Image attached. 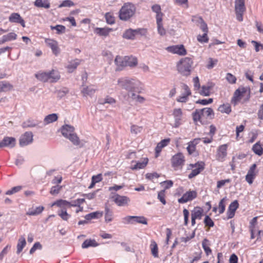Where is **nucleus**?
<instances>
[{
  "mask_svg": "<svg viewBox=\"0 0 263 263\" xmlns=\"http://www.w3.org/2000/svg\"><path fill=\"white\" fill-rule=\"evenodd\" d=\"M140 82L128 77H122L117 80V85L128 92H134L140 84Z\"/></svg>",
  "mask_w": 263,
  "mask_h": 263,
  "instance_id": "1",
  "label": "nucleus"
},
{
  "mask_svg": "<svg viewBox=\"0 0 263 263\" xmlns=\"http://www.w3.org/2000/svg\"><path fill=\"white\" fill-rule=\"evenodd\" d=\"M193 61L189 57L181 58L177 63L176 67L178 72L183 76H189L191 74Z\"/></svg>",
  "mask_w": 263,
  "mask_h": 263,
  "instance_id": "2",
  "label": "nucleus"
},
{
  "mask_svg": "<svg viewBox=\"0 0 263 263\" xmlns=\"http://www.w3.org/2000/svg\"><path fill=\"white\" fill-rule=\"evenodd\" d=\"M62 135L66 138L69 139L74 145L80 144V141L75 133L74 127L69 124L63 125L60 129Z\"/></svg>",
  "mask_w": 263,
  "mask_h": 263,
  "instance_id": "3",
  "label": "nucleus"
},
{
  "mask_svg": "<svg viewBox=\"0 0 263 263\" xmlns=\"http://www.w3.org/2000/svg\"><path fill=\"white\" fill-rule=\"evenodd\" d=\"M135 6L130 3H125L119 12V18L123 21H127L134 16L136 12Z\"/></svg>",
  "mask_w": 263,
  "mask_h": 263,
  "instance_id": "4",
  "label": "nucleus"
},
{
  "mask_svg": "<svg viewBox=\"0 0 263 263\" xmlns=\"http://www.w3.org/2000/svg\"><path fill=\"white\" fill-rule=\"evenodd\" d=\"M250 90L247 87H240L235 91L231 102L234 105H236L241 100V99L246 96V100L250 98Z\"/></svg>",
  "mask_w": 263,
  "mask_h": 263,
  "instance_id": "5",
  "label": "nucleus"
},
{
  "mask_svg": "<svg viewBox=\"0 0 263 263\" xmlns=\"http://www.w3.org/2000/svg\"><path fill=\"white\" fill-rule=\"evenodd\" d=\"M172 116L174 121L172 124L173 128L179 127L185 121V118L181 108H174L172 111Z\"/></svg>",
  "mask_w": 263,
  "mask_h": 263,
  "instance_id": "6",
  "label": "nucleus"
},
{
  "mask_svg": "<svg viewBox=\"0 0 263 263\" xmlns=\"http://www.w3.org/2000/svg\"><path fill=\"white\" fill-rule=\"evenodd\" d=\"M185 158L182 153H178L171 159L172 166L175 170H181L184 164Z\"/></svg>",
  "mask_w": 263,
  "mask_h": 263,
  "instance_id": "7",
  "label": "nucleus"
},
{
  "mask_svg": "<svg viewBox=\"0 0 263 263\" xmlns=\"http://www.w3.org/2000/svg\"><path fill=\"white\" fill-rule=\"evenodd\" d=\"M205 163L203 161H199L195 164H190L187 169H192L191 173L189 175V179H192L200 174L204 168Z\"/></svg>",
  "mask_w": 263,
  "mask_h": 263,
  "instance_id": "8",
  "label": "nucleus"
},
{
  "mask_svg": "<svg viewBox=\"0 0 263 263\" xmlns=\"http://www.w3.org/2000/svg\"><path fill=\"white\" fill-rule=\"evenodd\" d=\"M61 199L57 200L51 203V206H57L59 208V210L58 211V215L63 220L67 221L71 217V215L67 212V209L68 208L67 206H61Z\"/></svg>",
  "mask_w": 263,
  "mask_h": 263,
  "instance_id": "9",
  "label": "nucleus"
},
{
  "mask_svg": "<svg viewBox=\"0 0 263 263\" xmlns=\"http://www.w3.org/2000/svg\"><path fill=\"white\" fill-rule=\"evenodd\" d=\"M111 199L119 206H127L130 202V199L128 197L117 194L112 196Z\"/></svg>",
  "mask_w": 263,
  "mask_h": 263,
  "instance_id": "10",
  "label": "nucleus"
},
{
  "mask_svg": "<svg viewBox=\"0 0 263 263\" xmlns=\"http://www.w3.org/2000/svg\"><path fill=\"white\" fill-rule=\"evenodd\" d=\"M245 11V0H236L235 12L237 20L240 22L243 20V14Z\"/></svg>",
  "mask_w": 263,
  "mask_h": 263,
  "instance_id": "11",
  "label": "nucleus"
},
{
  "mask_svg": "<svg viewBox=\"0 0 263 263\" xmlns=\"http://www.w3.org/2000/svg\"><path fill=\"white\" fill-rule=\"evenodd\" d=\"M228 144H224L218 147L216 154V159L219 162L225 161L227 156Z\"/></svg>",
  "mask_w": 263,
  "mask_h": 263,
  "instance_id": "12",
  "label": "nucleus"
},
{
  "mask_svg": "<svg viewBox=\"0 0 263 263\" xmlns=\"http://www.w3.org/2000/svg\"><path fill=\"white\" fill-rule=\"evenodd\" d=\"M197 196L196 191L190 190L184 193L180 198L178 199V201L180 203H185L193 200L197 197Z\"/></svg>",
  "mask_w": 263,
  "mask_h": 263,
  "instance_id": "13",
  "label": "nucleus"
},
{
  "mask_svg": "<svg viewBox=\"0 0 263 263\" xmlns=\"http://www.w3.org/2000/svg\"><path fill=\"white\" fill-rule=\"evenodd\" d=\"M33 134L30 132H27L22 135L20 138V145L21 146H25L32 143Z\"/></svg>",
  "mask_w": 263,
  "mask_h": 263,
  "instance_id": "14",
  "label": "nucleus"
},
{
  "mask_svg": "<svg viewBox=\"0 0 263 263\" xmlns=\"http://www.w3.org/2000/svg\"><path fill=\"white\" fill-rule=\"evenodd\" d=\"M256 167L257 165L256 164H252L250 166L246 176V180L249 184H251L253 183L257 174Z\"/></svg>",
  "mask_w": 263,
  "mask_h": 263,
  "instance_id": "15",
  "label": "nucleus"
},
{
  "mask_svg": "<svg viewBox=\"0 0 263 263\" xmlns=\"http://www.w3.org/2000/svg\"><path fill=\"white\" fill-rule=\"evenodd\" d=\"M166 50L170 52L180 55H184L186 54V51L182 45L170 46L167 47Z\"/></svg>",
  "mask_w": 263,
  "mask_h": 263,
  "instance_id": "16",
  "label": "nucleus"
},
{
  "mask_svg": "<svg viewBox=\"0 0 263 263\" xmlns=\"http://www.w3.org/2000/svg\"><path fill=\"white\" fill-rule=\"evenodd\" d=\"M148 162V159L147 157L141 159L140 161H132L130 168L132 170H138L143 169L146 167Z\"/></svg>",
  "mask_w": 263,
  "mask_h": 263,
  "instance_id": "17",
  "label": "nucleus"
},
{
  "mask_svg": "<svg viewBox=\"0 0 263 263\" xmlns=\"http://www.w3.org/2000/svg\"><path fill=\"white\" fill-rule=\"evenodd\" d=\"M16 143V140L11 137H5L0 142V148L7 147L10 148L13 147Z\"/></svg>",
  "mask_w": 263,
  "mask_h": 263,
  "instance_id": "18",
  "label": "nucleus"
},
{
  "mask_svg": "<svg viewBox=\"0 0 263 263\" xmlns=\"http://www.w3.org/2000/svg\"><path fill=\"white\" fill-rule=\"evenodd\" d=\"M45 43L46 45L51 49L54 54L57 55L60 53L58 43L56 41L50 39H46L45 40Z\"/></svg>",
  "mask_w": 263,
  "mask_h": 263,
  "instance_id": "19",
  "label": "nucleus"
},
{
  "mask_svg": "<svg viewBox=\"0 0 263 263\" xmlns=\"http://www.w3.org/2000/svg\"><path fill=\"white\" fill-rule=\"evenodd\" d=\"M214 84L212 82H208L203 85L200 88L199 93L203 96H209L211 93V90L213 88Z\"/></svg>",
  "mask_w": 263,
  "mask_h": 263,
  "instance_id": "20",
  "label": "nucleus"
},
{
  "mask_svg": "<svg viewBox=\"0 0 263 263\" xmlns=\"http://www.w3.org/2000/svg\"><path fill=\"white\" fill-rule=\"evenodd\" d=\"M239 204L237 200H234L229 205L227 212L228 219L232 218L234 216L235 212Z\"/></svg>",
  "mask_w": 263,
  "mask_h": 263,
  "instance_id": "21",
  "label": "nucleus"
},
{
  "mask_svg": "<svg viewBox=\"0 0 263 263\" xmlns=\"http://www.w3.org/2000/svg\"><path fill=\"white\" fill-rule=\"evenodd\" d=\"M151 8L152 11L156 13V21L163 20L164 14L162 12L161 6L158 4H154Z\"/></svg>",
  "mask_w": 263,
  "mask_h": 263,
  "instance_id": "22",
  "label": "nucleus"
},
{
  "mask_svg": "<svg viewBox=\"0 0 263 263\" xmlns=\"http://www.w3.org/2000/svg\"><path fill=\"white\" fill-rule=\"evenodd\" d=\"M9 21L11 23H20L23 27H25V23L24 20L17 13H13L9 17Z\"/></svg>",
  "mask_w": 263,
  "mask_h": 263,
  "instance_id": "23",
  "label": "nucleus"
},
{
  "mask_svg": "<svg viewBox=\"0 0 263 263\" xmlns=\"http://www.w3.org/2000/svg\"><path fill=\"white\" fill-rule=\"evenodd\" d=\"M112 31V29L108 27L99 28L97 27L94 29V32L96 34L104 37H106L109 33Z\"/></svg>",
  "mask_w": 263,
  "mask_h": 263,
  "instance_id": "24",
  "label": "nucleus"
},
{
  "mask_svg": "<svg viewBox=\"0 0 263 263\" xmlns=\"http://www.w3.org/2000/svg\"><path fill=\"white\" fill-rule=\"evenodd\" d=\"M48 75L49 76L48 82L50 83L57 82L60 79V75L58 71L56 70H52L47 71Z\"/></svg>",
  "mask_w": 263,
  "mask_h": 263,
  "instance_id": "25",
  "label": "nucleus"
},
{
  "mask_svg": "<svg viewBox=\"0 0 263 263\" xmlns=\"http://www.w3.org/2000/svg\"><path fill=\"white\" fill-rule=\"evenodd\" d=\"M81 61V60L76 59L69 62L66 66L68 71L69 72H72L80 64Z\"/></svg>",
  "mask_w": 263,
  "mask_h": 263,
  "instance_id": "26",
  "label": "nucleus"
},
{
  "mask_svg": "<svg viewBox=\"0 0 263 263\" xmlns=\"http://www.w3.org/2000/svg\"><path fill=\"white\" fill-rule=\"evenodd\" d=\"M170 141V139H166L161 141L159 143H158L155 148L156 157L159 156V153L161 152L162 149L168 145Z\"/></svg>",
  "mask_w": 263,
  "mask_h": 263,
  "instance_id": "27",
  "label": "nucleus"
},
{
  "mask_svg": "<svg viewBox=\"0 0 263 263\" xmlns=\"http://www.w3.org/2000/svg\"><path fill=\"white\" fill-rule=\"evenodd\" d=\"M44 210V207L43 206H39L35 208H32L28 209L26 214L29 216H36L41 214Z\"/></svg>",
  "mask_w": 263,
  "mask_h": 263,
  "instance_id": "28",
  "label": "nucleus"
},
{
  "mask_svg": "<svg viewBox=\"0 0 263 263\" xmlns=\"http://www.w3.org/2000/svg\"><path fill=\"white\" fill-rule=\"evenodd\" d=\"M201 140V139L200 138L195 139L188 143L187 150L190 154H192L195 152L196 149V145L199 143Z\"/></svg>",
  "mask_w": 263,
  "mask_h": 263,
  "instance_id": "29",
  "label": "nucleus"
},
{
  "mask_svg": "<svg viewBox=\"0 0 263 263\" xmlns=\"http://www.w3.org/2000/svg\"><path fill=\"white\" fill-rule=\"evenodd\" d=\"M104 218L105 221L107 223L112 221L114 219L113 211L108 206L105 208Z\"/></svg>",
  "mask_w": 263,
  "mask_h": 263,
  "instance_id": "30",
  "label": "nucleus"
},
{
  "mask_svg": "<svg viewBox=\"0 0 263 263\" xmlns=\"http://www.w3.org/2000/svg\"><path fill=\"white\" fill-rule=\"evenodd\" d=\"M203 210L200 207H196L192 211L191 217L200 219L203 216Z\"/></svg>",
  "mask_w": 263,
  "mask_h": 263,
  "instance_id": "31",
  "label": "nucleus"
},
{
  "mask_svg": "<svg viewBox=\"0 0 263 263\" xmlns=\"http://www.w3.org/2000/svg\"><path fill=\"white\" fill-rule=\"evenodd\" d=\"M202 117L204 119L206 118H212L214 116V111L211 108H204L202 109H200Z\"/></svg>",
  "mask_w": 263,
  "mask_h": 263,
  "instance_id": "32",
  "label": "nucleus"
},
{
  "mask_svg": "<svg viewBox=\"0 0 263 263\" xmlns=\"http://www.w3.org/2000/svg\"><path fill=\"white\" fill-rule=\"evenodd\" d=\"M96 88L92 86H89L84 87L81 92L84 96H91L93 95L96 92Z\"/></svg>",
  "mask_w": 263,
  "mask_h": 263,
  "instance_id": "33",
  "label": "nucleus"
},
{
  "mask_svg": "<svg viewBox=\"0 0 263 263\" xmlns=\"http://www.w3.org/2000/svg\"><path fill=\"white\" fill-rule=\"evenodd\" d=\"M26 245V241L25 238L24 236H21L18 240V242L17 244L16 253L20 254Z\"/></svg>",
  "mask_w": 263,
  "mask_h": 263,
  "instance_id": "34",
  "label": "nucleus"
},
{
  "mask_svg": "<svg viewBox=\"0 0 263 263\" xmlns=\"http://www.w3.org/2000/svg\"><path fill=\"white\" fill-rule=\"evenodd\" d=\"M99 244L95 239H86L82 245V248L83 249L88 248L89 247H96L98 246Z\"/></svg>",
  "mask_w": 263,
  "mask_h": 263,
  "instance_id": "35",
  "label": "nucleus"
},
{
  "mask_svg": "<svg viewBox=\"0 0 263 263\" xmlns=\"http://www.w3.org/2000/svg\"><path fill=\"white\" fill-rule=\"evenodd\" d=\"M252 149L255 154L258 156H261L263 154V147L259 142L254 144Z\"/></svg>",
  "mask_w": 263,
  "mask_h": 263,
  "instance_id": "36",
  "label": "nucleus"
},
{
  "mask_svg": "<svg viewBox=\"0 0 263 263\" xmlns=\"http://www.w3.org/2000/svg\"><path fill=\"white\" fill-rule=\"evenodd\" d=\"M137 223L147 224V219L142 216H133V224Z\"/></svg>",
  "mask_w": 263,
  "mask_h": 263,
  "instance_id": "37",
  "label": "nucleus"
},
{
  "mask_svg": "<svg viewBox=\"0 0 263 263\" xmlns=\"http://www.w3.org/2000/svg\"><path fill=\"white\" fill-rule=\"evenodd\" d=\"M158 33L161 36H164L166 34V31L163 27L162 20L156 21Z\"/></svg>",
  "mask_w": 263,
  "mask_h": 263,
  "instance_id": "38",
  "label": "nucleus"
},
{
  "mask_svg": "<svg viewBox=\"0 0 263 263\" xmlns=\"http://www.w3.org/2000/svg\"><path fill=\"white\" fill-rule=\"evenodd\" d=\"M126 66L133 67L137 64V59L134 57L125 56Z\"/></svg>",
  "mask_w": 263,
  "mask_h": 263,
  "instance_id": "39",
  "label": "nucleus"
},
{
  "mask_svg": "<svg viewBox=\"0 0 263 263\" xmlns=\"http://www.w3.org/2000/svg\"><path fill=\"white\" fill-rule=\"evenodd\" d=\"M49 76L48 75L47 71L46 72H39L35 74L36 78L40 81L44 82H48Z\"/></svg>",
  "mask_w": 263,
  "mask_h": 263,
  "instance_id": "40",
  "label": "nucleus"
},
{
  "mask_svg": "<svg viewBox=\"0 0 263 263\" xmlns=\"http://www.w3.org/2000/svg\"><path fill=\"white\" fill-rule=\"evenodd\" d=\"M103 215V212H99V211H96L95 212H92L91 213H89L88 214H87L85 216V218L87 220H89L92 219H96L100 217H101Z\"/></svg>",
  "mask_w": 263,
  "mask_h": 263,
  "instance_id": "41",
  "label": "nucleus"
},
{
  "mask_svg": "<svg viewBox=\"0 0 263 263\" xmlns=\"http://www.w3.org/2000/svg\"><path fill=\"white\" fill-rule=\"evenodd\" d=\"M150 249L153 256L154 257H158V248L157 244L154 240L151 241Z\"/></svg>",
  "mask_w": 263,
  "mask_h": 263,
  "instance_id": "42",
  "label": "nucleus"
},
{
  "mask_svg": "<svg viewBox=\"0 0 263 263\" xmlns=\"http://www.w3.org/2000/svg\"><path fill=\"white\" fill-rule=\"evenodd\" d=\"M123 37L128 40H134L135 39L134 29L126 30L123 34Z\"/></svg>",
  "mask_w": 263,
  "mask_h": 263,
  "instance_id": "43",
  "label": "nucleus"
},
{
  "mask_svg": "<svg viewBox=\"0 0 263 263\" xmlns=\"http://www.w3.org/2000/svg\"><path fill=\"white\" fill-rule=\"evenodd\" d=\"M34 5L37 7H42L49 8L50 3L47 0H36L34 2Z\"/></svg>",
  "mask_w": 263,
  "mask_h": 263,
  "instance_id": "44",
  "label": "nucleus"
},
{
  "mask_svg": "<svg viewBox=\"0 0 263 263\" xmlns=\"http://www.w3.org/2000/svg\"><path fill=\"white\" fill-rule=\"evenodd\" d=\"M58 119V117L57 114H52L48 115L46 116L44 119V122L46 124H49L52 123L53 122L56 121Z\"/></svg>",
  "mask_w": 263,
  "mask_h": 263,
  "instance_id": "45",
  "label": "nucleus"
},
{
  "mask_svg": "<svg viewBox=\"0 0 263 263\" xmlns=\"http://www.w3.org/2000/svg\"><path fill=\"white\" fill-rule=\"evenodd\" d=\"M69 92V90L67 88L63 87L55 91V93L57 95V97L62 99Z\"/></svg>",
  "mask_w": 263,
  "mask_h": 263,
  "instance_id": "46",
  "label": "nucleus"
},
{
  "mask_svg": "<svg viewBox=\"0 0 263 263\" xmlns=\"http://www.w3.org/2000/svg\"><path fill=\"white\" fill-rule=\"evenodd\" d=\"M135 38L137 36H146L147 34V29L144 28L134 29Z\"/></svg>",
  "mask_w": 263,
  "mask_h": 263,
  "instance_id": "47",
  "label": "nucleus"
},
{
  "mask_svg": "<svg viewBox=\"0 0 263 263\" xmlns=\"http://www.w3.org/2000/svg\"><path fill=\"white\" fill-rule=\"evenodd\" d=\"M115 63L118 67H125V57H122L119 55L117 56L115 60Z\"/></svg>",
  "mask_w": 263,
  "mask_h": 263,
  "instance_id": "48",
  "label": "nucleus"
},
{
  "mask_svg": "<svg viewBox=\"0 0 263 263\" xmlns=\"http://www.w3.org/2000/svg\"><path fill=\"white\" fill-rule=\"evenodd\" d=\"M61 204H60L61 206H67L68 208H70L71 206H79L77 202V199L71 202H69L66 200L61 199Z\"/></svg>",
  "mask_w": 263,
  "mask_h": 263,
  "instance_id": "49",
  "label": "nucleus"
},
{
  "mask_svg": "<svg viewBox=\"0 0 263 263\" xmlns=\"http://www.w3.org/2000/svg\"><path fill=\"white\" fill-rule=\"evenodd\" d=\"M227 201V198L226 197L223 198L220 201L218 208V212L220 214H222L224 212Z\"/></svg>",
  "mask_w": 263,
  "mask_h": 263,
  "instance_id": "50",
  "label": "nucleus"
},
{
  "mask_svg": "<svg viewBox=\"0 0 263 263\" xmlns=\"http://www.w3.org/2000/svg\"><path fill=\"white\" fill-rule=\"evenodd\" d=\"M218 110L222 113L229 114L231 111V108L229 104H226L220 105L219 107Z\"/></svg>",
  "mask_w": 263,
  "mask_h": 263,
  "instance_id": "51",
  "label": "nucleus"
},
{
  "mask_svg": "<svg viewBox=\"0 0 263 263\" xmlns=\"http://www.w3.org/2000/svg\"><path fill=\"white\" fill-rule=\"evenodd\" d=\"M106 23L108 24L112 25L115 23V18L113 14L110 12H107L105 15Z\"/></svg>",
  "mask_w": 263,
  "mask_h": 263,
  "instance_id": "52",
  "label": "nucleus"
},
{
  "mask_svg": "<svg viewBox=\"0 0 263 263\" xmlns=\"http://www.w3.org/2000/svg\"><path fill=\"white\" fill-rule=\"evenodd\" d=\"M131 98L133 100H134L138 103H143L145 101V99L144 97H143L140 95H137L134 92L132 93Z\"/></svg>",
  "mask_w": 263,
  "mask_h": 263,
  "instance_id": "53",
  "label": "nucleus"
},
{
  "mask_svg": "<svg viewBox=\"0 0 263 263\" xmlns=\"http://www.w3.org/2000/svg\"><path fill=\"white\" fill-rule=\"evenodd\" d=\"M193 120L195 122H198V121H199L200 122H202L203 118L202 117V116L201 115L200 109L197 110L193 114Z\"/></svg>",
  "mask_w": 263,
  "mask_h": 263,
  "instance_id": "54",
  "label": "nucleus"
},
{
  "mask_svg": "<svg viewBox=\"0 0 263 263\" xmlns=\"http://www.w3.org/2000/svg\"><path fill=\"white\" fill-rule=\"evenodd\" d=\"M116 100L111 97H107L104 99H101L99 100V103L100 104H105V103H108L109 104H112L115 103Z\"/></svg>",
  "mask_w": 263,
  "mask_h": 263,
  "instance_id": "55",
  "label": "nucleus"
},
{
  "mask_svg": "<svg viewBox=\"0 0 263 263\" xmlns=\"http://www.w3.org/2000/svg\"><path fill=\"white\" fill-rule=\"evenodd\" d=\"M197 40L199 42L201 43H208L209 41L208 33H204L202 35H198L197 36Z\"/></svg>",
  "mask_w": 263,
  "mask_h": 263,
  "instance_id": "56",
  "label": "nucleus"
},
{
  "mask_svg": "<svg viewBox=\"0 0 263 263\" xmlns=\"http://www.w3.org/2000/svg\"><path fill=\"white\" fill-rule=\"evenodd\" d=\"M51 30H55L58 34H62L65 32L66 28L64 26L58 25L55 26H51Z\"/></svg>",
  "mask_w": 263,
  "mask_h": 263,
  "instance_id": "57",
  "label": "nucleus"
},
{
  "mask_svg": "<svg viewBox=\"0 0 263 263\" xmlns=\"http://www.w3.org/2000/svg\"><path fill=\"white\" fill-rule=\"evenodd\" d=\"M202 245L206 255H209L212 251L209 247V241L206 239H204L202 241Z\"/></svg>",
  "mask_w": 263,
  "mask_h": 263,
  "instance_id": "58",
  "label": "nucleus"
},
{
  "mask_svg": "<svg viewBox=\"0 0 263 263\" xmlns=\"http://www.w3.org/2000/svg\"><path fill=\"white\" fill-rule=\"evenodd\" d=\"M103 57L108 61L109 64H110L113 60V55L108 51H103L102 52Z\"/></svg>",
  "mask_w": 263,
  "mask_h": 263,
  "instance_id": "59",
  "label": "nucleus"
},
{
  "mask_svg": "<svg viewBox=\"0 0 263 263\" xmlns=\"http://www.w3.org/2000/svg\"><path fill=\"white\" fill-rule=\"evenodd\" d=\"M174 3L175 5L184 8L189 7L188 0H174Z\"/></svg>",
  "mask_w": 263,
  "mask_h": 263,
  "instance_id": "60",
  "label": "nucleus"
},
{
  "mask_svg": "<svg viewBox=\"0 0 263 263\" xmlns=\"http://www.w3.org/2000/svg\"><path fill=\"white\" fill-rule=\"evenodd\" d=\"M22 189V186L19 185V186H14V187H12L11 189L8 190L6 192L5 194H6V195H12L13 194H15V193H16L20 192Z\"/></svg>",
  "mask_w": 263,
  "mask_h": 263,
  "instance_id": "61",
  "label": "nucleus"
},
{
  "mask_svg": "<svg viewBox=\"0 0 263 263\" xmlns=\"http://www.w3.org/2000/svg\"><path fill=\"white\" fill-rule=\"evenodd\" d=\"M62 189V186L59 185H56L52 186L50 191V193L52 195H55L58 194L61 189Z\"/></svg>",
  "mask_w": 263,
  "mask_h": 263,
  "instance_id": "62",
  "label": "nucleus"
},
{
  "mask_svg": "<svg viewBox=\"0 0 263 263\" xmlns=\"http://www.w3.org/2000/svg\"><path fill=\"white\" fill-rule=\"evenodd\" d=\"M3 36L6 42L15 40L17 37V34L14 32H10Z\"/></svg>",
  "mask_w": 263,
  "mask_h": 263,
  "instance_id": "63",
  "label": "nucleus"
},
{
  "mask_svg": "<svg viewBox=\"0 0 263 263\" xmlns=\"http://www.w3.org/2000/svg\"><path fill=\"white\" fill-rule=\"evenodd\" d=\"M217 62L218 60L217 59L209 58L206 67L208 69H211L217 64Z\"/></svg>",
  "mask_w": 263,
  "mask_h": 263,
  "instance_id": "64",
  "label": "nucleus"
}]
</instances>
